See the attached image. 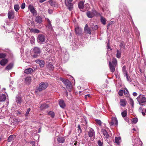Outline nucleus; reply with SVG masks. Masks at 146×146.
<instances>
[{
  "label": "nucleus",
  "mask_w": 146,
  "mask_h": 146,
  "mask_svg": "<svg viewBox=\"0 0 146 146\" xmlns=\"http://www.w3.org/2000/svg\"><path fill=\"white\" fill-rule=\"evenodd\" d=\"M60 80L66 85L67 89L69 92H71L72 89V86L70 82L68 80H65L62 78H60Z\"/></svg>",
  "instance_id": "obj_1"
},
{
  "label": "nucleus",
  "mask_w": 146,
  "mask_h": 146,
  "mask_svg": "<svg viewBox=\"0 0 146 146\" xmlns=\"http://www.w3.org/2000/svg\"><path fill=\"white\" fill-rule=\"evenodd\" d=\"M137 100L141 106L143 105V103L146 102V98L142 94H140L137 98Z\"/></svg>",
  "instance_id": "obj_2"
},
{
  "label": "nucleus",
  "mask_w": 146,
  "mask_h": 146,
  "mask_svg": "<svg viewBox=\"0 0 146 146\" xmlns=\"http://www.w3.org/2000/svg\"><path fill=\"white\" fill-rule=\"evenodd\" d=\"M133 142V146H142V143L138 137L134 138Z\"/></svg>",
  "instance_id": "obj_3"
},
{
  "label": "nucleus",
  "mask_w": 146,
  "mask_h": 146,
  "mask_svg": "<svg viewBox=\"0 0 146 146\" xmlns=\"http://www.w3.org/2000/svg\"><path fill=\"white\" fill-rule=\"evenodd\" d=\"M48 84L47 83L42 82L40 84L37 90L39 91L46 89L48 86Z\"/></svg>",
  "instance_id": "obj_4"
},
{
  "label": "nucleus",
  "mask_w": 146,
  "mask_h": 146,
  "mask_svg": "<svg viewBox=\"0 0 146 146\" xmlns=\"http://www.w3.org/2000/svg\"><path fill=\"white\" fill-rule=\"evenodd\" d=\"M5 88H3L2 90V93L0 95V102L4 101L7 97V94L5 92Z\"/></svg>",
  "instance_id": "obj_5"
},
{
  "label": "nucleus",
  "mask_w": 146,
  "mask_h": 146,
  "mask_svg": "<svg viewBox=\"0 0 146 146\" xmlns=\"http://www.w3.org/2000/svg\"><path fill=\"white\" fill-rule=\"evenodd\" d=\"M52 60L50 59V58H47L46 60V63L47 67L50 70L52 69L53 68V66L52 64Z\"/></svg>",
  "instance_id": "obj_6"
},
{
  "label": "nucleus",
  "mask_w": 146,
  "mask_h": 146,
  "mask_svg": "<svg viewBox=\"0 0 146 146\" xmlns=\"http://www.w3.org/2000/svg\"><path fill=\"white\" fill-rule=\"evenodd\" d=\"M22 101V100L21 95H17L15 98V102L18 106L19 107L21 106V104Z\"/></svg>",
  "instance_id": "obj_7"
},
{
  "label": "nucleus",
  "mask_w": 146,
  "mask_h": 146,
  "mask_svg": "<svg viewBox=\"0 0 146 146\" xmlns=\"http://www.w3.org/2000/svg\"><path fill=\"white\" fill-rule=\"evenodd\" d=\"M75 31L77 35L80 36L82 33V29L78 26L75 27Z\"/></svg>",
  "instance_id": "obj_8"
},
{
  "label": "nucleus",
  "mask_w": 146,
  "mask_h": 146,
  "mask_svg": "<svg viewBox=\"0 0 146 146\" xmlns=\"http://www.w3.org/2000/svg\"><path fill=\"white\" fill-rule=\"evenodd\" d=\"M110 126L114 125L117 126L118 125V121L117 118L115 117H113L111 119V121L109 122Z\"/></svg>",
  "instance_id": "obj_9"
},
{
  "label": "nucleus",
  "mask_w": 146,
  "mask_h": 146,
  "mask_svg": "<svg viewBox=\"0 0 146 146\" xmlns=\"http://www.w3.org/2000/svg\"><path fill=\"white\" fill-rule=\"evenodd\" d=\"M33 52L35 53V55L33 56L34 57H36L37 56L35 55L39 54L41 52V50L40 48L38 47H36L34 48L33 49Z\"/></svg>",
  "instance_id": "obj_10"
},
{
  "label": "nucleus",
  "mask_w": 146,
  "mask_h": 146,
  "mask_svg": "<svg viewBox=\"0 0 146 146\" xmlns=\"http://www.w3.org/2000/svg\"><path fill=\"white\" fill-rule=\"evenodd\" d=\"M97 14V12L96 11H88L86 13V15L89 18L93 17Z\"/></svg>",
  "instance_id": "obj_11"
},
{
  "label": "nucleus",
  "mask_w": 146,
  "mask_h": 146,
  "mask_svg": "<svg viewBox=\"0 0 146 146\" xmlns=\"http://www.w3.org/2000/svg\"><path fill=\"white\" fill-rule=\"evenodd\" d=\"M65 4L67 8L70 11H72L73 8V4L72 2L70 3V2H67L65 1Z\"/></svg>",
  "instance_id": "obj_12"
},
{
  "label": "nucleus",
  "mask_w": 146,
  "mask_h": 146,
  "mask_svg": "<svg viewBox=\"0 0 146 146\" xmlns=\"http://www.w3.org/2000/svg\"><path fill=\"white\" fill-rule=\"evenodd\" d=\"M52 46L50 44H47L45 45L43 47V50L44 51H46L48 52L52 50Z\"/></svg>",
  "instance_id": "obj_13"
},
{
  "label": "nucleus",
  "mask_w": 146,
  "mask_h": 146,
  "mask_svg": "<svg viewBox=\"0 0 146 146\" xmlns=\"http://www.w3.org/2000/svg\"><path fill=\"white\" fill-rule=\"evenodd\" d=\"M84 31L86 33L91 34V30L90 28L88 27V25L87 24L86 25L84 28Z\"/></svg>",
  "instance_id": "obj_14"
},
{
  "label": "nucleus",
  "mask_w": 146,
  "mask_h": 146,
  "mask_svg": "<svg viewBox=\"0 0 146 146\" xmlns=\"http://www.w3.org/2000/svg\"><path fill=\"white\" fill-rule=\"evenodd\" d=\"M30 11L33 14L35 15L36 13V11L35 9L33 6L32 5H30L28 7Z\"/></svg>",
  "instance_id": "obj_15"
},
{
  "label": "nucleus",
  "mask_w": 146,
  "mask_h": 146,
  "mask_svg": "<svg viewBox=\"0 0 146 146\" xmlns=\"http://www.w3.org/2000/svg\"><path fill=\"white\" fill-rule=\"evenodd\" d=\"M35 62L38 63L40 67H44V62L43 60H37L35 61Z\"/></svg>",
  "instance_id": "obj_16"
},
{
  "label": "nucleus",
  "mask_w": 146,
  "mask_h": 146,
  "mask_svg": "<svg viewBox=\"0 0 146 146\" xmlns=\"http://www.w3.org/2000/svg\"><path fill=\"white\" fill-rule=\"evenodd\" d=\"M90 28L94 31L97 30L98 29V26L97 25H94L92 23H90L89 24Z\"/></svg>",
  "instance_id": "obj_17"
},
{
  "label": "nucleus",
  "mask_w": 146,
  "mask_h": 146,
  "mask_svg": "<svg viewBox=\"0 0 146 146\" xmlns=\"http://www.w3.org/2000/svg\"><path fill=\"white\" fill-rule=\"evenodd\" d=\"M7 59L5 58H3L0 60V64L2 66H5L8 62Z\"/></svg>",
  "instance_id": "obj_18"
},
{
  "label": "nucleus",
  "mask_w": 146,
  "mask_h": 146,
  "mask_svg": "<svg viewBox=\"0 0 146 146\" xmlns=\"http://www.w3.org/2000/svg\"><path fill=\"white\" fill-rule=\"evenodd\" d=\"M44 37H37V40L38 42L40 43L41 44L44 42H45Z\"/></svg>",
  "instance_id": "obj_19"
},
{
  "label": "nucleus",
  "mask_w": 146,
  "mask_h": 146,
  "mask_svg": "<svg viewBox=\"0 0 146 146\" xmlns=\"http://www.w3.org/2000/svg\"><path fill=\"white\" fill-rule=\"evenodd\" d=\"M109 63L110 70L111 72H113L115 71V67L116 66H114V65H112V64H111V62L110 61L109 62Z\"/></svg>",
  "instance_id": "obj_20"
},
{
  "label": "nucleus",
  "mask_w": 146,
  "mask_h": 146,
  "mask_svg": "<svg viewBox=\"0 0 146 146\" xmlns=\"http://www.w3.org/2000/svg\"><path fill=\"white\" fill-rule=\"evenodd\" d=\"M14 12L13 11H9L8 13V18L9 19H12L14 18Z\"/></svg>",
  "instance_id": "obj_21"
},
{
  "label": "nucleus",
  "mask_w": 146,
  "mask_h": 146,
  "mask_svg": "<svg viewBox=\"0 0 146 146\" xmlns=\"http://www.w3.org/2000/svg\"><path fill=\"white\" fill-rule=\"evenodd\" d=\"M35 21L38 23H41L42 22L41 17L39 16L36 17L35 19Z\"/></svg>",
  "instance_id": "obj_22"
},
{
  "label": "nucleus",
  "mask_w": 146,
  "mask_h": 146,
  "mask_svg": "<svg viewBox=\"0 0 146 146\" xmlns=\"http://www.w3.org/2000/svg\"><path fill=\"white\" fill-rule=\"evenodd\" d=\"M59 104L62 108H64L65 107V104L64 101L62 100H60L59 101Z\"/></svg>",
  "instance_id": "obj_23"
},
{
  "label": "nucleus",
  "mask_w": 146,
  "mask_h": 146,
  "mask_svg": "<svg viewBox=\"0 0 146 146\" xmlns=\"http://www.w3.org/2000/svg\"><path fill=\"white\" fill-rule=\"evenodd\" d=\"M102 132L104 136V137L105 138H107L109 137V135L105 129H103L102 130Z\"/></svg>",
  "instance_id": "obj_24"
},
{
  "label": "nucleus",
  "mask_w": 146,
  "mask_h": 146,
  "mask_svg": "<svg viewBox=\"0 0 146 146\" xmlns=\"http://www.w3.org/2000/svg\"><path fill=\"white\" fill-rule=\"evenodd\" d=\"M88 135L90 137H92L94 135V132L92 129H91L88 132Z\"/></svg>",
  "instance_id": "obj_25"
},
{
  "label": "nucleus",
  "mask_w": 146,
  "mask_h": 146,
  "mask_svg": "<svg viewBox=\"0 0 146 146\" xmlns=\"http://www.w3.org/2000/svg\"><path fill=\"white\" fill-rule=\"evenodd\" d=\"M31 81V77H27L26 78L25 82L27 84H29Z\"/></svg>",
  "instance_id": "obj_26"
},
{
  "label": "nucleus",
  "mask_w": 146,
  "mask_h": 146,
  "mask_svg": "<svg viewBox=\"0 0 146 146\" xmlns=\"http://www.w3.org/2000/svg\"><path fill=\"white\" fill-rule=\"evenodd\" d=\"M84 2L82 1H80L78 4V7L80 9H83L84 7Z\"/></svg>",
  "instance_id": "obj_27"
},
{
  "label": "nucleus",
  "mask_w": 146,
  "mask_h": 146,
  "mask_svg": "<svg viewBox=\"0 0 146 146\" xmlns=\"http://www.w3.org/2000/svg\"><path fill=\"white\" fill-rule=\"evenodd\" d=\"M120 105L123 107L125 106L126 104V100L125 99H121L120 100Z\"/></svg>",
  "instance_id": "obj_28"
},
{
  "label": "nucleus",
  "mask_w": 146,
  "mask_h": 146,
  "mask_svg": "<svg viewBox=\"0 0 146 146\" xmlns=\"http://www.w3.org/2000/svg\"><path fill=\"white\" fill-rule=\"evenodd\" d=\"M48 107V105L46 104H43L41 105L40 107L41 110H42L44 109L47 108Z\"/></svg>",
  "instance_id": "obj_29"
},
{
  "label": "nucleus",
  "mask_w": 146,
  "mask_h": 146,
  "mask_svg": "<svg viewBox=\"0 0 146 146\" xmlns=\"http://www.w3.org/2000/svg\"><path fill=\"white\" fill-rule=\"evenodd\" d=\"M57 141L59 143H63L64 142L65 140L63 137H60L58 138Z\"/></svg>",
  "instance_id": "obj_30"
},
{
  "label": "nucleus",
  "mask_w": 146,
  "mask_h": 146,
  "mask_svg": "<svg viewBox=\"0 0 146 146\" xmlns=\"http://www.w3.org/2000/svg\"><path fill=\"white\" fill-rule=\"evenodd\" d=\"M33 71V69L31 68H29L26 69L25 71V73L27 74L31 73Z\"/></svg>",
  "instance_id": "obj_31"
},
{
  "label": "nucleus",
  "mask_w": 146,
  "mask_h": 146,
  "mask_svg": "<svg viewBox=\"0 0 146 146\" xmlns=\"http://www.w3.org/2000/svg\"><path fill=\"white\" fill-rule=\"evenodd\" d=\"M100 21L104 25L106 24V19L102 16H101Z\"/></svg>",
  "instance_id": "obj_32"
},
{
  "label": "nucleus",
  "mask_w": 146,
  "mask_h": 146,
  "mask_svg": "<svg viewBox=\"0 0 146 146\" xmlns=\"http://www.w3.org/2000/svg\"><path fill=\"white\" fill-rule=\"evenodd\" d=\"M120 49L121 50H123L125 48V44L124 42H121L119 45Z\"/></svg>",
  "instance_id": "obj_33"
},
{
  "label": "nucleus",
  "mask_w": 146,
  "mask_h": 146,
  "mask_svg": "<svg viewBox=\"0 0 146 146\" xmlns=\"http://www.w3.org/2000/svg\"><path fill=\"white\" fill-rule=\"evenodd\" d=\"M121 138L120 137H115V142L117 144H119L121 142Z\"/></svg>",
  "instance_id": "obj_34"
},
{
  "label": "nucleus",
  "mask_w": 146,
  "mask_h": 146,
  "mask_svg": "<svg viewBox=\"0 0 146 146\" xmlns=\"http://www.w3.org/2000/svg\"><path fill=\"white\" fill-rule=\"evenodd\" d=\"M124 93L125 96L127 97L129 96V93L127 89L126 88L124 89Z\"/></svg>",
  "instance_id": "obj_35"
},
{
  "label": "nucleus",
  "mask_w": 146,
  "mask_h": 146,
  "mask_svg": "<svg viewBox=\"0 0 146 146\" xmlns=\"http://www.w3.org/2000/svg\"><path fill=\"white\" fill-rule=\"evenodd\" d=\"M121 57V52L120 50H117V51L116 57L118 58H120Z\"/></svg>",
  "instance_id": "obj_36"
},
{
  "label": "nucleus",
  "mask_w": 146,
  "mask_h": 146,
  "mask_svg": "<svg viewBox=\"0 0 146 146\" xmlns=\"http://www.w3.org/2000/svg\"><path fill=\"white\" fill-rule=\"evenodd\" d=\"M13 65L12 63L9 64L5 68V69L9 70L11 69L13 67Z\"/></svg>",
  "instance_id": "obj_37"
},
{
  "label": "nucleus",
  "mask_w": 146,
  "mask_h": 146,
  "mask_svg": "<svg viewBox=\"0 0 146 146\" xmlns=\"http://www.w3.org/2000/svg\"><path fill=\"white\" fill-rule=\"evenodd\" d=\"M117 60L116 58H113L112 60V63L111 64L114 66H116L117 64Z\"/></svg>",
  "instance_id": "obj_38"
},
{
  "label": "nucleus",
  "mask_w": 146,
  "mask_h": 146,
  "mask_svg": "<svg viewBox=\"0 0 146 146\" xmlns=\"http://www.w3.org/2000/svg\"><path fill=\"white\" fill-rule=\"evenodd\" d=\"M122 71L124 74H127L126 70V66H123L122 67Z\"/></svg>",
  "instance_id": "obj_39"
},
{
  "label": "nucleus",
  "mask_w": 146,
  "mask_h": 146,
  "mask_svg": "<svg viewBox=\"0 0 146 146\" xmlns=\"http://www.w3.org/2000/svg\"><path fill=\"white\" fill-rule=\"evenodd\" d=\"M48 24L46 27L48 28H52V25L49 19H48Z\"/></svg>",
  "instance_id": "obj_40"
},
{
  "label": "nucleus",
  "mask_w": 146,
  "mask_h": 146,
  "mask_svg": "<svg viewBox=\"0 0 146 146\" xmlns=\"http://www.w3.org/2000/svg\"><path fill=\"white\" fill-rule=\"evenodd\" d=\"M31 31L32 32L35 33H38L40 32L39 30L36 29H32Z\"/></svg>",
  "instance_id": "obj_41"
},
{
  "label": "nucleus",
  "mask_w": 146,
  "mask_h": 146,
  "mask_svg": "<svg viewBox=\"0 0 146 146\" xmlns=\"http://www.w3.org/2000/svg\"><path fill=\"white\" fill-rule=\"evenodd\" d=\"M19 6L18 5H14V9L17 11L19 9Z\"/></svg>",
  "instance_id": "obj_42"
},
{
  "label": "nucleus",
  "mask_w": 146,
  "mask_h": 146,
  "mask_svg": "<svg viewBox=\"0 0 146 146\" xmlns=\"http://www.w3.org/2000/svg\"><path fill=\"white\" fill-rule=\"evenodd\" d=\"M48 114L49 115H50L52 118L54 117V113L53 111H50L48 113Z\"/></svg>",
  "instance_id": "obj_43"
},
{
  "label": "nucleus",
  "mask_w": 146,
  "mask_h": 146,
  "mask_svg": "<svg viewBox=\"0 0 146 146\" xmlns=\"http://www.w3.org/2000/svg\"><path fill=\"white\" fill-rule=\"evenodd\" d=\"M13 139V135H11L8 138L7 140L8 142H11Z\"/></svg>",
  "instance_id": "obj_44"
},
{
  "label": "nucleus",
  "mask_w": 146,
  "mask_h": 146,
  "mask_svg": "<svg viewBox=\"0 0 146 146\" xmlns=\"http://www.w3.org/2000/svg\"><path fill=\"white\" fill-rule=\"evenodd\" d=\"M65 60L67 61L69 59V55L68 54H66L65 55L64 57Z\"/></svg>",
  "instance_id": "obj_45"
},
{
  "label": "nucleus",
  "mask_w": 146,
  "mask_h": 146,
  "mask_svg": "<svg viewBox=\"0 0 146 146\" xmlns=\"http://www.w3.org/2000/svg\"><path fill=\"white\" fill-rule=\"evenodd\" d=\"M6 56V54L5 53H0V58H4Z\"/></svg>",
  "instance_id": "obj_46"
},
{
  "label": "nucleus",
  "mask_w": 146,
  "mask_h": 146,
  "mask_svg": "<svg viewBox=\"0 0 146 146\" xmlns=\"http://www.w3.org/2000/svg\"><path fill=\"white\" fill-rule=\"evenodd\" d=\"M35 39L34 37H31L30 42L32 44H34L35 43Z\"/></svg>",
  "instance_id": "obj_47"
},
{
  "label": "nucleus",
  "mask_w": 146,
  "mask_h": 146,
  "mask_svg": "<svg viewBox=\"0 0 146 146\" xmlns=\"http://www.w3.org/2000/svg\"><path fill=\"white\" fill-rule=\"evenodd\" d=\"M127 112L126 111H125L121 113V115L123 117H125L127 115Z\"/></svg>",
  "instance_id": "obj_48"
},
{
  "label": "nucleus",
  "mask_w": 146,
  "mask_h": 146,
  "mask_svg": "<svg viewBox=\"0 0 146 146\" xmlns=\"http://www.w3.org/2000/svg\"><path fill=\"white\" fill-rule=\"evenodd\" d=\"M138 121V119L136 117H135L133 119L132 122L133 123H136Z\"/></svg>",
  "instance_id": "obj_49"
},
{
  "label": "nucleus",
  "mask_w": 146,
  "mask_h": 146,
  "mask_svg": "<svg viewBox=\"0 0 146 146\" xmlns=\"http://www.w3.org/2000/svg\"><path fill=\"white\" fill-rule=\"evenodd\" d=\"M124 93V90H120L119 91L118 94L119 96H122Z\"/></svg>",
  "instance_id": "obj_50"
},
{
  "label": "nucleus",
  "mask_w": 146,
  "mask_h": 146,
  "mask_svg": "<svg viewBox=\"0 0 146 146\" xmlns=\"http://www.w3.org/2000/svg\"><path fill=\"white\" fill-rule=\"evenodd\" d=\"M96 123L100 126L101 125L102 122L100 120L96 119Z\"/></svg>",
  "instance_id": "obj_51"
},
{
  "label": "nucleus",
  "mask_w": 146,
  "mask_h": 146,
  "mask_svg": "<svg viewBox=\"0 0 146 146\" xmlns=\"http://www.w3.org/2000/svg\"><path fill=\"white\" fill-rule=\"evenodd\" d=\"M98 146H103V143L100 140H98Z\"/></svg>",
  "instance_id": "obj_52"
},
{
  "label": "nucleus",
  "mask_w": 146,
  "mask_h": 146,
  "mask_svg": "<svg viewBox=\"0 0 146 146\" xmlns=\"http://www.w3.org/2000/svg\"><path fill=\"white\" fill-rule=\"evenodd\" d=\"M130 102L131 106L133 107L134 106V102L132 99H130Z\"/></svg>",
  "instance_id": "obj_53"
},
{
  "label": "nucleus",
  "mask_w": 146,
  "mask_h": 146,
  "mask_svg": "<svg viewBox=\"0 0 146 146\" xmlns=\"http://www.w3.org/2000/svg\"><path fill=\"white\" fill-rule=\"evenodd\" d=\"M31 110V109L30 108H28L26 112V113L25 114V115L26 116H28V115L29 114V112Z\"/></svg>",
  "instance_id": "obj_54"
},
{
  "label": "nucleus",
  "mask_w": 146,
  "mask_h": 146,
  "mask_svg": "<svg viewBox=\"0 0 146 146\" xmlns=\"http://www.w3.org/2000/svg\"><path fill=\"white\" fill-rule=\"evenodd\" d=\"M49 3L52 6H54V3L52 1V0H50L49 1Z\"/></svg>",
  "instance_id": "obj_55"
},
{
  "label": "nucleus",
  "mask_w": 146,
  "mask_h": 146,
  "mask_svg": "<svg viewBox=\"0 0 146 146\" xmlns=\"http://www.w3.org/2000/svg\"><path fill=\"white\" fill-rule=\"evenodd\" d=\"M25 3H23L21 5V8L22 9L25 8Z\"/></svg>",
  "instance_id": "obj_56"
},
{
  "label": "nucleus",
  "mask_w": 146,
  "mask_h": 146,
  "mask_svg": "<svg viewBox=\"0 0 146 146\" xmlns=\"http://www.w3.org/2000/svg\"><path fill=\"white\" fill-rule=\"evenodd\" d=\"M125 76L126 77V78H127V81H129L130 80V77L128 76L127 74H125Z\"/></svg>",
  "instance_id": "obj_57"
},
{
  "label": "nucleus",
  "mask_w": 146,
  "mask_h": 146,
  "mask_svg": "<svg viewBox=\"0 0 146 146\" xmlns=\"http://www.w3.org/2000/svg\"><path fill=\"white\" fill-rule=\"evenodd\" d=\"M31 144L33 146H35V141H31Z\"/></svg>",
  "instance_id": "obj_58"
},
{
  "label": "nucleus",
  "mask_w": 146,
  "mask_h": 146,
  "mask_svg": "<svg viewBox=\"0 0 146 146\" xmlns=\"http://www.w3.org/2000/svg\"><path fill=\"white\" fill-rule=\"evenodd\" d=\"M107 48L108 49H110V47L109 42H108L107 44Z\"/></svg>",
  "instance_id": "obj_59"
},
{
  "label": "nucleus",
  "mask_w": 146,
  "mask_h": 146,
  "mask_svg": "<svg viewBox=\"0 0 146 146\" xmlns=\"http://www.w3.org/2000/svg\"><path fill=\"white\" fill-rule=\"evenodd\" d=\"M137 93L135 92H134L133 94V95L135 96H136L137 95Z\"/></svg>",
  "instance_id": "obj_60"
},
{
  "label": "nucleus",
  "mask_w": 146,
  "mask_h": 146,
  "mask_svg": "<svg viewBox=\"0 0 146 146\" xmlns=\"http://www.w3.org/2000/svg\"><path fill=\"white\" fill-rule=\"evenodd\" d=\"M90 96V95L89 94L86 95L85 96V98L87 99L88 97H89Z\"/></svg>",
  "instance_id": "obj_61"
},
{
  "label": "nucleus",
  "mask_w": 146,
  "mask_h": 146,
  "mask_svg": "<svg viewBox=\"0 0 146 146\" xmlns=\"http://www.w3.org/2000/svg\"><path fill=\"white\" fill-rule=\"evenodd\" d=\"M78 129H79V130H80V132H81V128H80V125H78Z\"/></svg>",
  "instance_id": "obj_62"
},
{
  "label": "nucleus",
  "mask_w": 146,
  "mask_h": 146,
  "mask_svg": "<svg viewBox=\"0 0 146 146\" xmlns=\"http://www.w3.org/2000/svg\"><path fill=\"white\" fill-rule=\"evenodd\" d=\"M46 0H40L39 1V2L40 3H42Z\"/></svg>",
  "instance_id": "obj_63"
},
{
  "label": "nucleus",
  "mask_w": 146,
  "mask_h": 146,
  "mask_svg": "<svg viewBox=\"0 0 146 146\" xmlns=\"http://www.w3.org/2000/svg\"><path fill=\"white\" fill-rule=\"evenodd\" d=\"M141 113H142V115L143 116H145V113L143 112V111H142Z\"/></svg>",
  "instance_id": "obj_64"
}]
</instances>
